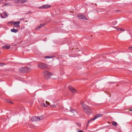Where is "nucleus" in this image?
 <instances>
[{"label":"nucleus","instance_id":"nucleus-9","mask_svg":"<svg viewBox=\"0 0 132 132\" xmlns=\"http://www.w3.org/2000/svg\"><path fill=\"white\" fill-rule=\"evenodd\" d=\"M77 17L79 19H82L86 20L87 19L84 15L78 16H77Z\"/></svg>","mask_w":132,"mask_h":132},{"label":"nucleus","instance_id":"nucleus-28","mask_svg":"<svg viewBox=\"0 0 132 132\" xmlns=\"http://www.w3.org/2000/svg\"><path fill=\"white\" fill-rule=\"evenodd\" d=\"M3 15L4 16V17L5 16V17H6L7 16V15L6 12H3Z\"/></svg>","mask_w":132,"mask_h":132},{"label":"nucleus","instance_id":"nucleus-20","mask_svg":"<svg viewBox=\"0 0 132 132\" xmlns=\"http://www.w3.org/2000/svg\"><path fill=\"white\" fill-rule=\"evenodd\" d=\"M6 6H10L11 5V4L9 3H6L4 5Z\"/></svg>","mask_w":132,"mask_h":132},{"label":"nucleus","instance_id":"nucleus-34","mask_svg":"<svg viewBox=\"0 0 132 132\" xmlns=\"http://www.w3.org/2000/svg\"><path fill=\"white\" fill-rule=\"evenodd\" d=\"M20 20H24V19L23 18H21V19H20Z\"/></svg>","mask_w":132,"mask_h":132},{"label":"nucleus","instance_id":"nucleus-27","mask_svg":"<svg viewBox=\"0 0 132 132\" xmlns=\"http://www.w3.org/2000/svg\"><path fill=\"white\" fill-rule=\"evenodd\" d=\"M5 101L8 103H13L11 101H10V100H9L6 99Z\"/></svg>","mask_w":132,"mask_h":132},{"label":"nucleus","instance_id":"nucleus-3","mask_svg":"<svg viewBox=\"0 0 132 132\" xmlns=\"http://www.w3.org/2000/svg\"><path fill=\"white\" fill-rule=\"evenodd\" d=\"M44 77L45 79H48L52 75V74L49 72L45 71L44 72Z\"/></svg>","mask_w":132,"mask_h":132},{"label":"nucleus","instance_id":"nucleus-11","mask_svg":"<svg viewBox=\"0 0 132 132\" xmlns=\"http://www.w3.org/2000/svg\"><path fill=\"white\" fill-rule=\"evenodd\" d=\"M71 113H72V115H75L77 114V112L75 111V110H71Z\"/></svg>","mask_w":132,"mask_h":132},{"label":"nucleus","instance_id":"nucleus-32","mask_svg":"<svg viewBox=\"0 0 132 132\" xmlns=\"http://www.w3.org/2000/svg\"><path fill=\"white\" fill-rule=\"evenodd\" d=\"M129 49L130 50H132V46L129 47Z\"/></svg>","mask_w":132,"mask_h":132},{"label":"nucleus","instance_id":"nucleus-23","mask_svg":"<svg viewBox=\"0 0 132 132\" xmlns=\"http://www.w3.org/2000/svg\"><path fill=\"white\" fill-rule=\"evenodd\" d=\"M53 57L52 56H45V58L46 59H49V58H52Z\"/></svg>","mask_w":132,"mask_h":132},{"label":"nucleus","instance_id":"nucleus-35","mask_svg":"<svg viewBox=\"0 0 132 132\" xmlns=\"http://www.w3.org/2000/svg\"><path fill=\"white\" fill-rule=\"evenodd\" d=\"M109 83H111H111H113V82H109Z\"/></svg>","mask_w":132,"mask_h":132},{"label":"nucleus","instance_id":"nucleus-17","mask_svg":"<svg viewBox=\"0 0 132 132\" xmlns=\"http://www.w3.org/2000/svg\"><path fill=\"white\" fill-rule=\"evenodd\" d=\"M112 124L113 125L115 126H116L117 125V123L116 122L114 121H112Z\"/></svg>","mask_w":132,"mask_h":132},{"label":"nucleus","instance_id":"nucleus-15","mask_svg":"<svg viewBox=\"0 0 132 132\" xmlns=\"http://www.w3.org/2000/svg\"><path fill=\"white\" fill-rule=\"evenodd\" d=\"M45 24H40V26L38 27L37 28V29H39L41 28L42 27H43L45 25Z\"/></svg>","mask_w":132,"mask_h":132},{"label":"nucleus","instance_id":"nucleus-30","mask_svg":"<svg viewBox=\"0 0 132 132\" xmlns=\"http://www.w3.org/2000/svg\"><path fill=\"white\" fill-rule=\"evenodd\" d=\"M77 126L79 127H80L81 126V124L80 123H77Z\"/></svg>","mask_w":132,"mask_h":132},{"label":"nucleus","instance_id":"nucleus-24","mask_svg":"<svg viewBox=\"0 0 132 132\" xmlns=\"http://www.w3.org/2000/svg\"><path fill=\"white\" fill-rule=\"evenodd\" d=\"M0 16L1 18H5V17L4 16L3 13H2L0 14Z\"/></svg>","mask_w":132,"mask_h":132},{"label":"nucleus","instance_id":"nucleus-21","mask_svg":"<svg viewBox=\"0 0 132 132\" xmlns=\"http://www.w3.org/2000/svg\"><path fill=\"white\" fill-rule=\"evenodd\" d=\"M81 105L82 106V107L84 109V108L86 107V106H86V105H85V104L84 103H82L81 104Z\"/></svg>","mask_w":132,"mask_h":132},{"label":"nucleus","instance_id":"nucleus-8","mask_svg":"<svg viewBox=\"0 0 132 132\" xmlns=\"http://www.w3.org/2000/svg\"><path fill=\"white\" fill-rule=\"evenodd\" d=\"M13 24V26L15 27H20L19 24L20 23V22L18 21L15 22H12Z\"/></svg>","mask_w":132,"mask_h":132},{"label":"nucleus","instance_id":"nucleus-2","mask_svg":"<svg viewBox=\"0 0 132 132\" xmlns=\"http://www.w3.org/2000/svg\"><path fill=\"white\" fill-rule=\"evenodd\" d=\"M85 107L84 108L83 110L84 111L87 115H89L93 111L91 108L88 106Z\"/></svg>","mask_w":132,"mask_h":132},{"label":"nucleus","instance_id":"nucleus-12","mask_svg":"<svg viewBox=\"0 0 132 132\" xmlns=\"http://www.w3.org/2000/svg\"><path fill=\"white\" fill-rule=\"evenodd\" d=\"M46 104H45V103H42V106H44L45 107L47 105H49V103L47 101H46Z\"/></svg>","mask_w":132,"mask_h":132},{"label":"nucleus","instance_id":"nucleus-13","mask_svg":"<svg viewBox=\"0 0 132 132\" xmlns=\"http://www.w3.org/2000/svg\"><path fill=\"white\" fill-rule=\"evenodd\" d=\"M2 48L4 49H8L10 48V46L6 45L2 46Z\"/></svg>","mask_w":132,"mask_h":132},{"label":"nucleus","instance_id":"nucleus-10","mask_svg":"<svg viewBox=\"0 0 132 132\" xmlns=\"http://www.w3.org/2000/svg\"><path fill=\"white\" fill-rule=\"evenodd\" d=\"M42 8H47L50 7H52L50 5H46L42 6L41 7Z\"/></svg>","mask_w":132,"mask_h":132},{"label":"nucleus","instance_id":"nucleus-36","mask_svg":"<svg viewBox=\"0 0 132 132\" xmlns=\"http://www.w3.org/2000/svg\"><path fill=\"white\" fill-rule=\"evenodd\" d=\"M25 22H27V21H26Z\"/></svg>","mask_w":132,"mask_h":132},{"label":"nucleus","instance_id":"nucleus-19","mask_svg":"<svg viewBox=\"0 0 132 132\" xmlns=\"http://www.w3.org/2000/svg\"><path fill=\"white\" fill-rule=\"evenodd\" d=\"M117 30H118L121 31H125V30L120 28H117Z\"/></svg>","mask_w":132,"mask_h":132},{"label":"nucleus","instance_id":"nucleus-26","mask_svg":"<svg viewBox=\"0 0 132 132\" xmlns=\"http://www.w3.org/2000/svg\"><path fill=\"white\" fill-rule=\"evenodd\" d=\"M117 23V21H114L112 22V24L113 25H115Z\"/></svg>","mask_w":132,"mask_h":132},{"label":"nucleus","instance_id":"nucleus-1","mask_svg":"<svg viewBox=\"0 0 132 132\" xmlns=\"http://www.w3.org/2000/svg\"><path fill=\"white\" fill-rule=\"evenodd\" d=\"M31 69L30 67H21L19 69V71L21 73H26L31 71Z\"/></svg>","mask_w":132,"mask_h":132},{"label":"nucleus","instance_id":"nucleus-37","mask_svg":"<svg viewBox=\"0 0 132 132\" xmlns=\"http://www.w3.org/2000/svg\"><path fill=\"white\" fill-rule=\"evenodd\" d=\"M30 13V12H29V13Z\"/></svg>","mask_w":132,"mask_h":132},{"label":"nucleus","instance_id":"nucleus-25","mask_svg":"<svg viewBox=\"0 0 132 132\" xmlns=\"http://www.w3.org/2000/svg\"><path fill=\"white\" fill-rule=\"evenodd\" d=\"M51 106L52 108H54L56 107V105L55 104L51 105H50Z\"/></svg>","mask_w":132,"mask_h":132},{"label":"nucleus","instance_id":"nucleus-7","mask_svg":"<svg viewBox=\"0 0 132 132\" xmlns=\"http://www.w3.org/2000/svg\"><path fill=\"white\" fill-rule=\"evenodd\" d=\"M69 89L71 90L73 93H74L77 92V90L76 89L73 88V87L71 86H69L68 87Z\"/></svg>","mask_w":132,"mask_h":132},{"label":"nucleus","instance_id":"nucleus-16","mask_svg":"<svg viewBox=\"0 0 132 132\" xmlns=\"http://www.w3.org/2000/svg\"><path fill=\"white\" fill-rule=\"evenodd\" d=\"M45 24H40V26L38 27L37 28V29H39L41 28L42 27H43L45 25Z\"/></svg>","mask_w":132,"mask_h":132},{"label":"nucleus","instance_id":"nucleus-14","mask_svg":"<svg viewBox=\"0 0 132 132\" xmlns=\"http://www.w3.org/2000/svg\"><path fill=\"white\" fill-rule=\"evenodd\" d=\"M18 30L15 29H11V31L12 32L16 33L18 31Z\"/></svg>","mask_w":132,"mask_h":132},{"label":"nucleus","instance_id":"nucleus-33","mask_svg":"<svg viewBox=\"0 0 132 132\" xmlns=\"http://www.w3.org/2000/svg\"><path fill=\"white\" fill-rule=\"evenodd\" d=\"M103 116V115L101 114H100V117H102Z\"/></svg>","mask_w":132,"mask_h":132},{"label":"nucleus","instance_id":"nucleus-31","mask_svg":"<svg viewBox=\"0 0 132 132\" xmlns=\"http://www.w3.org/2000/svg\"><path fill=\"white\" fill-rule=\"evenodd\" d=\"M115 11L116 12H121V11L119 10H116Z\"/></svg>","mask_w":132,"mask_h":132},{"label":"nucleus","instance_id":"nucleus-29","mask_svg":"<svg viewBox=\"0 0 132 132\" xmlns=\"http://www.w3.org/2000/svg\"><path fill=\"white\" fill-rule=\"evenodd\" d=\"M5 65V64L4 63H0V66H3Z\"/></svg>","mask_w":132,"mask_h":132},{"label":"nucleus","instance_id":"nucleus-6","mask_svg":"<svg viewBox=\"0 0 132 132\" xmlns=\"http://www.w3.org/2000/svg\"><path fill=\"white\" fill-rule=\"evenodd\" d=\"M43 119L42 117L39 118L38 117H37L36 116L34 117H33L31 118V120L32 121H38L41 120Z\"/></svg>","mask_w":132,"mask_h":132},{"label":"nucleus","instance_id":"nucleus-22","mask_svg":"<svg viewBox=\"0 0 132 132\" xmlns=\"http://www.w3.org/2000/svg\"><path fill=\"white\" fill-rule=\"evenodd\" d=\"M27 0H21L20 3H23L27 2Z\"/></svg>","mask_w":132,"mask_h":132},{"label":"nucleus","instance_id":"nucleus-4","mask_svg":"<svg viewBox=\"0 0 132 132\" xmlns=\"http://www.w3.org/2000/svg\"><path fill=\"white\" fill-rule=\"evenodd\" d=\"M38 67L39 68L44 69L47 67V65L45 63H40L37 64Z\"/></svg>","mask_w":132,"mask_h":132},{"label":"nucleus","instance_id":"nucleus-5","mask_svg":"<svg viewBox=\"0 0 132 132\" xmlns=\"http://www.w3.org/2000/svg\"><path fill=\"white\" fill-rule=\"evenodd\" d=\"M99 117V114H97L91 120H89L88 122L87 123L86 125V126L87 127H88V126L89 122H90V121L92 120H95L96 119L97 117Z\"/></svg>","mask_w":132,"mask_h":132},{"label":"nucleus","instance_id":"nucleus-18","mask_svg":"<svg viewBox=\"0 0 132 132\" xmlns=\"http://www.w3.org/2000/svg\"><path fill=\"white\" fill-rule=\"evenodd\" d=\"M21 0H14V3H20Z\"/></svg>","mask_w":132,"mask_h":132}]
</instances>
